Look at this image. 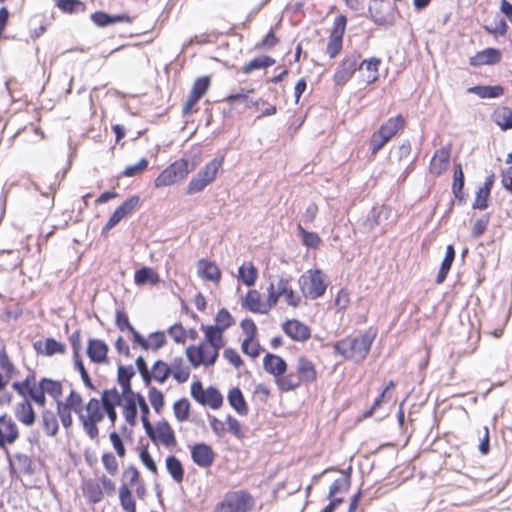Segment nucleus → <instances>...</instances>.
I'll return each instance as SVG.
<instances>
[{
	"instance_id": "obj_1",
	"label": "nucleus",
	"mask_w": 512,
	"mask_h": 512,
	"mask_svg": "<svg viewBox=\"0 0 512 512\" xmlns=\"http://www.w3.org/2000/svg\"><path fill=\"white\" fill-rule=\"evenodd\" d=\"M374 336L369 333L359 337H347L334 343V354L355 363L363 361L372 346Z\"/></svg>"
},
{
	"instance_id": "obj_2",
	"label": "nucleus",
	"mask_w": 512,
	"mask_h": 512,
	"mask_svg": "<svg viewBox=\"0 0 512 512\" xmlns=\"http://www.w3.org/2000/svg\"><path fill=\"white\" fill-rule=\"evenodd\" d=\"M253 506V496L245 490H238L228 492L217 505L216 512H248Z\"/></svg>"
},
{
	"instance_id": "obj_3",
	"label": "nucleus",
	"mask_w": 512,
	"mask_h": 512,
	"mask_svg": "<svg viewBox=\"0 0 512 512\" xmlns=\"http://www.w3.org/2000/svg\"><path fill=\"white\" fill-rule=\"evenodd\" d=\"M221 348L218 346L205 347V343L190 345L186 348V356L193 368H198L201 365L208 367L216 363Z\"/></svg>"
},
{
	"instance_id": "obj_4",
	"label": "nucleus",
	"mask_w": 512,
	"mask_h": 512,
	"mask_svg": "<svg viewBox=\"0 0 512 512\" xmlns=\"http://www.w3.org/2000/svg\"><path fill=\"white\" fill-rule=\"evenodd\" d=\"M191 396L199 404L209 406L214 410L223 405V396L220 391L214 386L204 389L202 382L199 380L192 383Z\"/></svg>"
},
{
	"instance_id": "obj_5",
	"label": "nucleus",
	"mask_w": 512,
	"mask_h": 512,
	"mask_svg": "<svg viewBox=\"0 0 512 512\" xmlns=\"http://www.w3.org/2000/svg\"><path fill=\"white\" fill-rule=\"evenodd\" d=\"M189 173V162L185 159H179L167 166L155 179L156 188L173 185L179 180L184 179Z\"/></svg>"
},
{
	"instance_id": "obj_6",
	"label": "nucleus",
	"mask_w": 512,
	"mask_h": 512,
	"mask_svg": "<svg viewBox=\"0 0 512 512\" xmlns=\"http://www.w3.org/2000/svg\"><path fill=\"white\" fill-rule=\"evenodd\" d=\"M309 273V276L302 275L299 278V286L306 297L315 300L325 293L327 286L320 270L316 269Z\"/></svg>"
},
{
	"instance_id": "obj_7",
	"label": "nucleus",
	"mask_w": 512,
	"mask_h": 512,
	"mask_svg": "<svg viewBox=\"0 0 512 512\" xmlns=\"http://www.w3.org/2000/svg\"><path fill=\"white\" fill-rule=\"evenodd\" d=\"M240 326L246 335L241 345L242 352L252 358H256L262 349L259 342H254L257 336V326L251 318L243 319Z\"/></svg>"
},
{
	"instance_id": "obj_8",
	"label": "nucleus",
	"mask_w": 512,
	"mask_h": 512,
	"mask_svg": "<svg viewBox=\"0 0 512 512\" xmlns=\"http://www.w3.org/2000/svg\"><path fill=\"white\" fill-rule=\"evenodd\" d=\"M360 57L361 54L358 51H353L343 58L333 76L336 85L342 86L353 77L355 71L358 69Z\"/></svg>"
},
{
	"instance_id": "obj_9",
	"label": "nucleus",
	"mask_w": 512,
	"mask_h": 512,
	"mask_svg": "<svg viewBox=\"0 0 512 512\" xmlns=\"http://www.w3.org/2000/svg\"><path fill=\"white\" fill-rule=\"evenodd\" d=\"M122 401V395L118 392V390L114 387L112 389H106L102 392L101 397V405L108 419L113 426L117 420V412L116 407L120 405Z\"/></svg>"
},
{
	"instance_id": "obj_10",
	"label": "nucleus",
	"mask_w": 512,
	"mask_h": 512,
	"mask_svg": "<svg viewBox=\"0 0 512 512\" xmlns=\"http://www.w3.org/2000/svg\"><path fill=\"white\" fill-rule=\"evenodd\" d=\"M282 329L293 341L305 342L311 337L310 327L297 319L286 320Z\"/></svg>"
},
{
	"instance_id": "obj_11",
	"label": "nucleus",
	"mask_w": 512,
	"mask_h": 512,
	"mask_svg": "<svg viewBox=\"0 0 512 512\" xmlns=\"http://www.w3.org/2000/svg\"><path fill=\"white\" fill-rule=\"evenodd\" d=\"M215 456L212 447L204 442L196 443L191 447V459L198 467H210L215 460Z\"/></svg>"
},
{
	"instance_id": "obj_12",
	"label": "nucleus",
	"mask_w": 512,
	"mask_h": 512,
	"mask_svg": "<svg viewBox=\"0 0 512 512\" xmlns=\"http://www.w3.org/2000/svg\"><path fill=\"white\" fill-rule=\"evenodd\" d=\"M391 9L390 3L386 0H372L368 7L371 20L378 26H388L392 22L388 19L387 11Z\"/></svg>"
},
{
	"instance_id": "obj_13",
	"label": "nucleus",
	"mask_w": 512,
	"mask_h": 512,
	"mask_svg": "<svg viewBox=\"0 0 512 512\" xmlns=\"http://www.w3.org/2000/svg\"><path fill=\"white\" fill-rule=\"evenodd\" d=\"M19 438L18 427L6 414L0 416V448L12 444Z\"/></svg>"
},
{
	"instance_id": "obj_14",
	"label": "nucleus",
	"mask_w": 512,
	"mask_h": 512,
	"mask_svg": "<svg viewBox=\"0 0 512 512\" xmlns=\"http://www.w3.org/2000/svg\"><path fill=\"white\" fill-rule=\"evenodd\" d=\"M23 399L15 406V418L27 427H31L36 422V412L29 402V398L21 396Z\"/></svg>"
},
{
	"instance_id": "obj_15",
	"label": "nucleus",
	"mask_w": 512,
	"mask_h": 512,
	"mask_svg": "<svg viewBox=\"0 0 512 512\" xmlns=\"http://www.w3.org/2000/svg\"><path fill=\"white\" fill-rule=\"evenodd\" d=\"M109 351L108 345L100 339H89L87 346V356L93 363H105L107 361V354Z\"/></svg>"
},
{
	"instance_id": "obj_16",
	"label": "nucleus",
	"mask_w": 512,
	"mask_h": 512,
	"mask_svg": "<svg viewBox=\"0 0 512 512\" xmlns=\"http://www.w3.org/2000/svg\"><path fill=\"white\" fill-rule=\"evenodd\" d=\"M264 370L273 375L277 379L282 374L287 372L288 365L286 361L276 354L267 353L263 358Z\"/></svg>"
},
{
	"instance_id": "obj_17",
	"label": "nucleus",
	"mask_w": 512,
	"mask_h": 512,
	"mask_svg": "<svg viewBox=\"0 0 512 512\" xmlns=\"http://www.w3.org/2000/svg\"><path fill=\"white\" fill-rule=\"evenodd\" d=\"M296 372L303 384H311L317 380L315 365L305 356L298 358Z\"/></svg>"
},
{
	"instance_id": "obj_18",
	"label": "nucleus",
	"mask_w": 512,
	"mask_h": 512,
	"mask_svg": "<svg viewBox=\"0 0 512 512\" xmlns=\"http://www.w3.org/2000/svg\"><path fill=\"white\" fill-rule=\"evenodd\" d=\"M501 51L496 48H486L482 51L477 52L473 57L470 58L471 66L481 65H494L501 61Z\"/></svg>"
},
{
	"instance_id": "obj_19",
	"label": "nucleus",
	"mask_w": 512,
	"mask_h": 512,
	"mask_svg": "<svg viewBox=\"0 0 512 512\" xmlns=\"http://www.w3.org/2000/svg\"><path fill=\"white\" fill-rule=\"evenodd\" d=\"M290 287V279L288 278H279L277 283L270 282L267 292V305L268 308H272L277 305L279 298L283 295L284 292Z\"/></svg>"
},
{
	"instance_id": "obj_20",
	"label": "nucleus",
	"mask_w": 512,
	"mask_h": 512,
	"mask_svg": "<svg viewBox=\"0 0 512 512\" xmlns=\"http://www.w3.org/2000/svg\"><path fill=\"white\" fill-rule=\"evenodd\" d=\"M450 159V148L441 147L438 149L430 161V171L439 176L447 170Z\"/></svg>"
},
{
	"instance_id": "obj_21",
	"label": "nucleus",
	"mask_w": 512,
	"mask_h": 512,
	"mask_svg": "<svg viewBox=\"0 0 512 512\" xmlns=\"http://www.w3.org/2000/svg\"><path fill=\"white\" fill-rule=\"evenodd\" d=\"M200 329L204 333V340L201 343H205V347L218 346L223 347L225 345L223 339V331L216 325H204L202 324Z\"/></svg>"
},
{
	"instance_id": "obj_22",
	"label": "nucleus",
	"mask_w": 512,
	"mask_h": 512,
	"mask_svg": "<svg viewBox=\"0 0 512 512\" xmlns=\"http://www.w3.org/2000/svg\"><path fill=\"white\" fill-rule=\"evenodd\" d=\"M197 270L199 276L207 281L218 283L221 278V271L219 267L212 261L200 259L197 263Z\"/></svg>"
},
{
	"instance_id": "obj_23",
	"label": "nucleus",
	"mask_w": 512,
	"mask_h": 512,
	"mask_svg": "<svg viewBox=\"0 0 512 512\" xmlns=\"http://www.w3.org/2000/svg\"><path fill=\"white\" fill-rule=\"evenodd\" d=\"M227 400L229 405L240 416H246L249 413L248 404L240 388L233 387L229 390Z\"/></svg>"
},
{
	"instance_id": "obj_24",
	"label": "nucleus",
	"mask_w": 512,
	"mask_h": 512,
	"mask_svg": "<svg viewBox=\"0 0 512 512\" xmlns=\"http://www.w3.org/2000/svg\"><path fill=\"white\" fill-rule=\"evenodd\" d=\"M156 441L159 440L166 447L176 445L175 432L166 420H161L156 423Z\"/></svg>"
},
{
	"instance_id": "obj_25",
	"label": "nucleus",
	"mask_w": 512,
	"mask_h": 512,
	"mask_svg": "<svg viewBox=\"0 0 512 512\" xmlns=\"http://www.w3.org/2000/svg\"><path fill=\"white\" fill-rule=\"evenodd\" d=\"M352 467L349 466L346 470L342 471V476L335 479L329 487L328 498H338L337 494L345 493L349 490L351 485Z\"/></svg>"
},
{
	"instance_id": "obj_26",
	"label": "nucleus",
	"mask_w": 512,
	"mask_h": 512,
	"mask_svg": "<svg viewBox=\"0 0 512 512\" xmlns=\"http://www.w3.org/2000/svg\"><path fill=\"white\" fill-rule=\"evenodd\" d=\"M504 87L501 85H476L467 89L468 93L477 95L482 99H494L504 94Z\"/></svg>"
},
{
	"instance_id": "obj_27",
	"label": "nucleus",
	"mask_w": 512,
	"mask_h": 512,
	"mask_svg": "<svg viewBox=\"0 0 512 512\" xmlns=\"http://www.w3.org/2000/svg\"><path fill=\"white\" fill-rule=\"evenodd\" d=\"M405 127V119L401 114L389 118L378 129L383 135L391 140L399 131Z\"/></svg>"
},
{
	"instance_id": "obj_28",
	"label": "nucleus",
	"mask_w": 512,
	"mask_h": 512,
	"mask_svg": "<svg viewBox=\"0 0 512 512\" xmlns=\"http://www.w3.org/2000/svg\"><path fill=\"white\" fill-rule=\"evenodd\" d=\"M491 119L503 131L512 129V108L507 106L497 107L493 111Z\"/></svg>"
},
{
	"instance_id": "obj_29",
	"label": "nucleus",
	"mask_w": 512,
	"mask_h": 512,
	"mask_svg": "<svg viewBox=\"0 0 512 512\" xmlns=\"http://www.w3.org/2000/svg\"><path fill=\"white\" fill-rule=\"evenodd\" d=\"M223 163L224 156L215 157L202 167L197 174L211 184L216 179L218 172L222 170Z\"/></svg>"
},
{
	"instance_id": "obj_30",
	"label": "nucleus",
	"mask_w": 512,
	"mask_h": 512,
	"mask_svg": "<svg viewBox=\"0 0 512 512\" xmlns=\"http://www.w3.org/2000/svg\"><path fill=\"white\" fill-rule=\"evenodd\" d=\"M455 256H456V251H455L454 246L452 244L447 245L445 256L441 262L438 274L436 276L437 284H441L446 280L447 275H448V273L452 267V264L455 260Z\"/></svg>"
},
{
	"instance_id": "obj_31",
	"label": "nucleus",
	"mask_w": 512,
	"mask_h": 512,
	"mask_svg": "<svg viewBox=\"0 0 512 512\" xmlns=\"http://www.w3.org/2000/svg\"><path fill=\"white\" fill-rule=\"evenodd\" d=\"M254 92V89H244L241 88L240 92L229 94L224 101L230 104L241 103L245 106V108L255 107L258 108L261 99L253 100L249 98V94Z\"/></svg>"
},
{
	"instance_id": "obj_32",
	"label": "nucleus",
	"mask_w": 512,
	"mask_h": 512,
	"mask_svg": "<svg viewBox=\"0 0 512 512\" xmlns=\"http://www.w3.org/2000/svg\"><path fill=\"white\" fill-rule=\"evenodd\" d=\"M41 425L45 434L49 437H55L59 431V424L56 414L49 409L41 412Z\"/></svg>"
},
{
	"instance_id": "obj_33",
	"label": "nucleus",
	"mask_w": 512,
	"mask_h": 512,
	"mask_svg": "<svg viewBox=\"0 0 512 512\" xmlns=\"http://www.w3.org/2000/svg\"><path fill=\"white\" fill-rule=\"evenodd\" d=\"M275 383L278 389L282 392H289L296 390L303 383L301 382L297 372H290L288 374H282L277 379H275Z\"/></svg>"
},
{
	"instance_id": "obj_34",
	"label": "nucleus",
	"mask_w": 512,
	"mask_h": 512,
	"mask_svg": "<svg viewBox=\"0 0 512 512\" xmlns=\"http://www.w3.org/2000/svg\"><path fill=\"white\" fill-rule=\"evenodd\" d=\"M390 216V209L385 206L373 207L367 217L369 229L373 230L376 226L384 224Z\"/></svg>"
},
{
	"instance_id": "obj_35",
	"label": "nucleus",
	"mask_w": 512,
	"mask_h": 512,
	"mask_svg": "<svg viewBox=\"0 0 512 512\" xmlns=\"http://www.w3.org/2000/svg\"><path fill=\"white\" fill-rule=\"evenodd\" d=\"M242 306L253 313L265 314L270 308L262 307L261 296L257 290H249L243 300Z\"/></svg>"
},
{
	"instance_id": "obj_36",
	"label": "nucleus",
	"mask_w": 512,
	"mask_h": 512,
	"mask_svg": "<svg viewBox=\"0 0 512 512\" xmlns=\"http://www.w3.org/2000/svg\"><path fill=\"white\" fill-rule=\"evenodd\" d=\"M135 375L132 365H119L117 371V382L122 387L123 394H132L131 379Z\"/></svg>"
},
{
	"instance_id": "obj_37",
	"label": "nucleus",
	"mask_w": 512,
	"mask_h": 512,
	"mask_svg": "<svg viewBox=\"0 0 512 512\" xmlns=\"http://www.w3.org/2000/svg\"><path fill=\"white\" fill-rule=\"evenodd\" d=\"M258 277V269L252 262H244L238 269V279L247 287H252Z\"/></svg>"
},
{
	"instance_id": "obj_38",
	"label": "nucleus",
	"mask_w": 512,
	"mask_h": 512,
	"mask_svg": "<svg viewBox=\"0 0 512 512\" xmlns=\"http://www.w3.org/2000/svg\"><path fill=\"white\" fill-rule=\"evenodd\" d=\"M464 182H465V177H464L462 165L460 163H458L454 166L452 192L454 194V197L460 203L465 201V194L463 192Z\"/></svg>"
},
{
	"instance_id": "obj_39",
	"label": "nucleus",
	"mask_w": 512,
	"mask_h": 512,
	"mask_svg": "<svg viewBox=\"0 0 512 512\" xmlns=\"http://www.w3.org/2000/svg\"><path fill=\"white\" fill-rule=\"evenodd\" d=\"M166 470L176 483L184 479L185 471L181 461L174 455L167 456L165 460Z\"/></svg>"
},
{
	"instance_id": "obj_40",
	"label": "nucleus",
	"mask_w": 512,
	"mask_h": 512,
	"mask_svg": "<svg viewBox=\"0 0 512 512\" xmlns=\"http://www.w3.org/2000/svg\"><path fill=\"white\" fill-rule=\"evenodd\" d=\"M122 398L125 399V405L123 409V414L125 420L131 425L135 426L137 422V414L138 408L136 407L135 393L132 391V394H121Z\"/></svg>"
},
{
	"instance_id": "obj_41",
	"label": "nucleus",
	"mask_w": 512,
	"mask_h": 512,
	"mask_svg": "<svg viewBox=\"0 0 512 512\" xmlns=\"http://www.w3.org/2000/svg\"><path fill=\"white\" fill-rule=\"evenodd\" d=\"M38 388L41 389L45 394H48L52 398L58 401V398L62 395L63 388L60 381L53 380L51 378L43 377L37 384Z\"/></svg>"
},
{
	"instance_id": "obj_42",
	"label": "nucleus",
	"mask_w": 512,
	"mask_h": 512,
	"mask_svg": "<svg viewBox=\"0 0 512 512\" xmlns=\"http://www.w3.org/2000/svg\"><path fill=\"white\" fill-rule=\"evenodd\" d=\"M184 360L182 357H175L171 364L168 365L171 367V374L173 375V378L178 383H184L188 380L190 376V369L188 367H184Z\"/></svg>"
},
{
	"instance_id": "obj_43",
	"label": "nucleus",
	"mask_w": 512,
	"mask_h": 512,
	"mask_svg": "<svg viewBox=\"0 0 512 512\" xmlns=\"http://www.w3.org/2000/svg\"><path fill=\"white\" fill-rule=\"evenodd\" d=\"M297 236L301 239L304 246L312 249H316L321 244L320 236L315 233L306 230L300 223L297 225Z\"/></svg>"
},
{
	"instance_id": "obj_44",
	"label": "nucleus",
	"mask_w": 512,
	"mask_h": 512,
	"mask_svg": "<svg viewBox=\"0 0 512 512\" xmlns=\"http://www.w3.org/2000/svg\"><path fill=\"white\" fill-rule=\"evenodd\" d=\"M12 388L19 396H25L31 390L36 389L37 384H36L35 372L30 371L24 380L13 382Z\"/></svg>"
},
{
	"instance_id": "obj_45",
	"label": "nucleus",
	"mask_w": 512,
	"mask_h": 512,
	"mask_svg": "<svg viewBox=\"0 0 512 512\" xmlns=\"http://www.w3.org/2000/svg\"><path fill=\"white\" fill-rule=\"evenodd\" d=\"M134 282L137 285H145L147 283L157 284L159 282V276L152 268L145 266L136 270Z\"/></svg>"
},
{
	"instance_id": "obj_46",
	"label": "nucleus",
	"mask_w": 512,
	"mask_h": 512,
	"mask_svg": "<svg viewBox=\"0 0 512 512\" xmlns=\"http://www.w3.org/2000/svg\"><path fill=\"white\" fill-rule=\"evenodd\" d=\"M275 59L271 56L267 55H261L254 59H252L250 62H248L242 69V71L245 74H249L254 70L264 69L268 68L275 64Z\"/></svg>"
},
{
	"instance_id": "obj_47",
	"label": "nucleus",
	"mask_w": 512,
	"mask_h": 512,
	"mask_svg": "<svg viewBox=\"0 0 512 512\" xmlns=\"http://www.w3.org/2000/svg\"><path fill=\"white\" fill-rule=\"evenodd\" d=\"M120 505L126 512H136V502L133 499L132 492L126 483L119 488Z\"/></svg>"
},
{
	"instance_id": "obj_48",
	"label": "nucleus",
	"mask_w": 512,
	"mask_h": 512,
	"mask_svg": "<svg viewBox=\"0 0 512 512\" xmlns=\"http://www.w3.org/2000/svg\"><path fill=\"white\" fill-rule=\"evenodd\" d=\"M381 64V59L377 57H371L369 59H364L360 64H358V69H361L363 66L369 72L367 76V83H374L378 80V68Z\"/></svg>"
},
{
	"instance_id": "obj_49",
	"label": "nucleus",
	"mask_w": 512,
	"mask_h": 512,
	"mask_svg": "<svg viewBox=\"0 0 512 512\" xmlns=\"http://www.w3.org/2000/svg\"><path fill=\"white\" fill-rule=\"evenodd\" d=\"M55 5L62 12L68 14H75L86 10V5L81 0H55Z\"/></svg>"
},
{
	"instance_id": "obj_50",
	"label": "nucleus",
	"mask_w": 512,
	"mask_h": 512,
	"mask_svg": "<svg viewBox=\"0 0 512 512\" xmlns=\"http://www.w3.org/2000/svg\"><path fill=\"white\" fill-rule=\"evenodd\" d=\"M171 367L162 360H157L152 366L154 380L163 384L171 375Z\"/></svg>"
},
{
	"instance_id": "obj_51",
	"label": "nucleus",
	"mask_w": 512,
	"mask_h": 512,
	"mask_svg": "<svg viewBox=\"0 0 512 512\" xmlns=\"http://www.w3.org/2000/svg\"><path fill=\"white\" fill-rule=\"evenodd\" d=\"M86 411L88 413L86 419L102 421L104 418V412L101 405V400L91 398L86 404Z\"/></svg>"
},
{
	"instance_id": "obj_52",
	"label": "nucleus",
	"mask_w": 512,
	"mask_h": 512,
	"mask_svg": "<svg viewBox=\"0 0 512 512\" xmlns=\"http://www.w3.org/2000/svg\"><path fill=\"white\" fill-rule=\"evenodd\" d=\"M173 411L175 418L179 422L187 421L190 416V402L188 401L187 398L179 399L174 403Z\"/></svg>"
},
{
	"instance_id": "obj_53",
	"label": "nucleus",
	"mask_w": 512,
	"mask_h": 512,
	"mask_svg": "<svg viewBox=\"0 0 512 512\" xmlns=\"http://www.w3.org/2000/svg\"><path fill=\"white\" fill-rule=\"evenodd\" d=\"M235 323L231 313L226 308H221L215 316V324L217 327L226 331Z\"/></svg>"
},
{
	"instance_id": "obj_54",
	"label": "nucleus",
	"mask_w": 512,
	"mask_h": 512,
	"mask_svg": "<svg viewBox=\"0 0 512 512\" xmlns=\"http://www.w3.org/2000/svg\"><path fill=\"white\" fill-rule=\"evenodd\" d=\"M66 351L65 344L57 341L54 338H46L43 354L46 356H53L55 354H64Z\"/></svg>"
},
{
	"instance_id": "obj_55",
	"label": "nucleus",
	"mask_w": 512,
	"mask_h": 512,
	"mask_svg": "<svg viewBox=\"0 0 512 512\" xmlns=\"http://www.w3.org/2000/svg\"><path fill=\"white\" fill-rule=\"evenodd\" d=\"M389 141L390 140L385 135H383L381 132H379L378 130L375 131L369 139V146H370L371 154L372 155L377 154L385 146V144Z\"/></svg>"
},
{
	"instance_id": "obj_56",
	"label": "nucleus",
	"mask_w": 512,
	"mask_h": 512,
	"mask_svg": "<svg viewBox=\"0 0 512 512\" xmlns=\"http://www.w3.org/2000/svg\"><path fill=\"white\" fill-rule=\"evenodd\" d=\"M209 184L208 181L196 174L188 183L185 192L188 195H194L203 191Z\"/></svg>"
},
{
	"instance_id": "obj_57",
	"label": "nucleus",
	"mask_w": 512,
	"mask_h": 512,
	"mask_svg": "<svg viewBox=\"0 0 512 512\" xmlns=\"http://www.w3.org/2000/svg\"><path fill=\"white\" fill-rule=\"evenodd\" d=\"M490 222V213H486L481 216L473 225L471 230V236L474 239L480 238L484 232L487 230V227Z\"/></svg>"
},
{
	"instance_id": "obj_58",
	"label": "nucleus",
	"mask_w": 512,
	"mask_h": 512,
	"mask_svg": "<svg viewBox=\"0 0 512 512\" xmlns=\"http://www.w3.org/2000/svg\"><path fill=\"white\" fill-rule=\"evenodd\" d=\"M84 493L92 503H98L103 499L101 486L97 483H87L84 488Z\"/></svg>"
},
{
	"instance_id": "obj_59",
	"label": "nucleus",
	"mask_w": 512,
	"mask_h": 512,
	"mask_svg": "<svg viewBox=\"0 0 512 512\" xmlns=\"http://www.w3.org/2000/svg\"><path fill=\"white\" fill-rule=\"evenodd\" d=\"M211 79L209 76H202L195 80L191 93L198 97H203L210 87Z\"/></svg>"
},
{
	"instance_id": "obj_60",
	"label": "nucleus",
	"mask_w": 512,
	"mask_h": 512,
	"mask_svg": "<svg viewBox=\"0 0 512 512\" xmlns=\"http://www.w3.org/2000/svg\"><path fill=\"white\" fill-rule=\"evenodd\" d=\"M149 401L154 408L155 412L160 413L164 406L163 393L156 387H151L148 392Z\"/></svg>"
},
{
	"instance_id": "obj_61",
	"label": "nucleus",
	"mask_w": 512,
	"mask_h": 512,
	"mask_svg": "<svg viewBox=\"0 0 512 512\" xmlns=\"http://www.w3.org/2000/svg\"><path fill=\"white\" fill-rule=\"evenodd\" d=\"M79 418L82 422V425H83V429L84 431L86 432V434L88 435V437L92 440H94L95 438L98 437V434H99V429H98V426L97 424L100 422V421H95V420H90V419H86L85 416L83 414H80L79 415Z\"/></svg>"
},
{
	"instance_id": "obj_62",
	"label": "nucleus",
	"mask_w": 512,
	"mask_h": 512,
	"mask_svg": "<svg viewBox=\"0 0 512 512\" xmlns=\"http://www.w3.org/2000/svg\"><path fill=\"white\" fill-rule=\"evenodd\" d=\"M62 405L72 409L76 413L81 412V405H82V397L81 395L72 390L68 397L66 398L65 402H62Z\"/></svg>"
},
{
	"instance_id": "obj_63",
	"label": "nucleus",
	"mask_w": 512,
	"mask_h": 512,
	"mask_svg": "<svg viewBox=\"0 0 512 512\" xmlns=\"http://www.w3.org/2000/svg\"><path fill=\"white\" fill-rule=\"evenodd\" d=\"M342 46L343 38L330 35L327 43L326 52L330 58H335L342 50Z\"/></svg>"
},
{
	"instance_id": "obj_64",
	"label": "nucleus",
	"mask_w": 512,
	"mask_h": 512,
	"mask_svg": "<svg viewBox=\"0 0 512 512\" xmlns=\"http://www.w3.org/2000/svg\"><path fill=\"white\" fill-rule=\"evenodd\" d=\"M140 203V197L137 195H133L126 199L119 207L116 208L124 217L133 212V210Z\"/></svg>"
}]
</instances>
